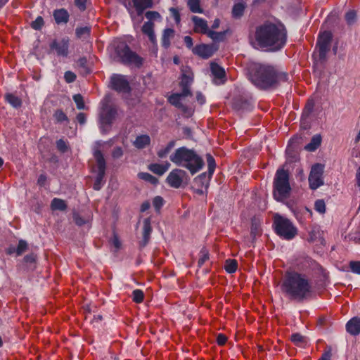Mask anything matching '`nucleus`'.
Listing matches in <instances>:
<instances>
[{
	"instance_id": "nucleus-25",
	"label": "nucleus",
	"mask_w": 360,
	"mask_h": 360,
	"mask_svg": "<svg viewBox=\"0 0 360 360\" xmlns=\"http://www.w3.org/2000/svg\"><path fill=\"white\" fill-rule=\"evenodd\" d=\"M150 144V137L147 134L137 136L133 145L138 149H143Z\"/></svg>"
},
{
	"instance_id": "nucleus-64",
	"label": "nucleus",
	"mask_w": 360,
	"mask_h": 360,
	"mask_svg": "<svg viewBox=\"0 0 360 360\" xmlns=\"http://www.w3.org/2000/svg\"><path fill=\"white\" fill-rule=\"evenodd\" d=\"M184 43L186 44V46L188 47V48H191L193 46V39L190 37V36H186L184 37Z\"/></svg>"
},
{
	"instance_id": "nucleus-21",
	"label": "nucleus",
	"mask_w": 360,
	"mask_h": 360,
	"mask_svg": "<svg viewBox=\"0 0 360 360\" xmlns=\"http://www.w3.org/2000/svg\"><path fill=\"white\" fill-rule=\"evenodd\" d=\"M347 331L352 335H357L360 333V318L354 317L346 324Z\"/></svg>"
},
{
	"instance_id": "nucleus-7",
	"label": "nucleus",
	"mask_w": 360,
	"mask_h": 360,
	"mask_svg": "<svg viewBox=\"0 0 360 360\" xmlns=\"http://www.w3.org/2000/svg\"><path fill=\"white\" fill-rule=\"evenodd\" d=\"M274 226L276 234L285 240L292 239L297 233V228L293 224L279 214H276L274 217Z\"/></svg>"
},
{
	"instance_id": "nucleus-31",
	"label": "nucleus",
	"mask_w": 360,
	"mask_h": 360,
	"mask_svg": "<svg viewBox=\"0 0 360 360\" xmlns=\"http://www.w3.org/2000/svg\"><path fill=\"white\" fill-rule=\"evenodd\" d=\"M321 137L320 135L314 136L306 146L305 149L309 151H314L321 145Z\"/></svg>"
},
{
	"instance_id": "nucleus-15",
	"label": "nucleus",
	"mask_w": 360,
	"mask_h": 360,
	"mask_svg": "<svg viewBox=\"0 0 360 360\" xmlns=\"http://www.w3.org/2000/svg\"><path fill=\"white\" fill-rule=\"evenodd\" d=\"M193 82V76L191 72H184L181 75L179 86L181 89L182 94L184 96H192L191 86Z\"/></svg>"
},
{
	"instance_id": "nucleus-49",
	"label": "nucleus",
	"mask_w": 360,
	"mask_h": 360,
	"mask_svg": "<svg viewBox=\"0 0 360 360\" xmlns=\"http://www.w3.org/2000/svg\"><path fill=\"white\" fill-rule=\"evenodd\" d=\"M169 11L176 24H179L181 22V15L179 10L177 8L172 7Z\"/></svg>"
},
{
	"instance_id": "nucleus-12",
	"label": "nucleus",
	"mask_w": 360,
	"mask_h": 360,
	"mask_svg": "<svg viewBox=\"0 0 360 360\" xmlns=\"http://www.w3.org/2000/svg\"><path fill=\"white\" fill-rule=\"evenodd\" d=\"M332 37L331 32L328 31H324L319 35L316 46L320 60H323L326 59V54L330 50Z\"/></svg>"
},
{
	"instance_id": "nucleus-16",
	"label": "nucleus",
	"mask_w": 360,
	"mask_h": 360,
	"mask_svg": "<svg viewBox=\"0 0 360 360\" xmlns=\"http://www.w3.org/2000/svg\"><path fill=\"white\" fill-rule=\"evenodd\" d=\"M216 50L217 49H215L213 45L202 44L195 46L193 49V52L194 54L207 59L211 57Z\"/></svg>"
},
{
	"instance_id": "nucleus-47",
	"label": "nucleus",
	"mask_w": 360,
	"mask_h": 360,
	"mask_svg": "<svg viewBox=\"0 0 360 360\" xmlns=\"http://www.w3.org/2000/svg\"><path fill=\"white\" fill-rule=\"evenodd\" d=\"M291 341L297 346H301L305 342L304 338L299 333L292 334Z\"/></svg>"
},
{
	"instance_id": "nucleus-33",
	"label": "nucleus",
	"mask_w": 360,
	"mask_h": 360,
	"mask_svg": "<svg viewBox=\"0 0 360 360\" xmlns=\"http://www.w3.org/2000/svg\"><path fill=\"white\" fill-rule=\"evenodd\" d=\"M188 6L192 13H202L203 9L200 6V0H188Z\"/></svg>"
},
{
	"instance_id": "nucleus-56",
	"label": "nucleus",
	"mask_w": 360,
	"mask_h": 360,
	"mask_svg": "<svg viewBox=\"0 0 360 360\" xmlns=\"http://www.w3.org/2000/svg\"><path fill=\"white\" fill-rule=\"evenodd\" d=\"M64 78L68 83H71L76 79V75L71 71H67L65 72Z\"/></svg>"
},
{
	"instance_id": "nucleus-13",
	"label": "nucleus",
	"mask_w": 360,
	"mask_h": 360,
	"mask_svg": "<svg viewBox=\"0 0 360 360\" xmlns=\"http://www.w3.org/2000/svg\"><path fill=\"white\" fill-rule=\"evenodd\" d=\"M110 84L112 89L117 92L129 93L131 91L129 82L124 75H113L110 78Z\"/></svg>"
},
{
	"instance_id": "nucleus-6",
	"label": "nucleus",
	"mask_w": 360,
	"mask_h": 360,
	"mask_svg": "<svg viewBox=\"0 0 360 360\" xmlns=\"http://www.w3.org/2000/svg\"><path fill=\"white\" fill-rule=\"evenodd\" d=\"M115 59L124 65H135L140 67L143 63V59L135 52L132 51L129 46L124 42H119L115 46Z\"/></svg>"
},
{
	"instance_id": "nucleus-34",
	"label": "nucleus",
	"mask_w": 360,
	"mask_h": 360,
	"mask_svg": "<svg viewBox=\"0 0 360 360\" xmlns=\"http://www.w3.org/2000/svg\"><path fill=\"white\" fill-rule=\"evenodd\" d=\"M6 101L14 108H19L22 105L21 99L13 94H7L5 96Z\"/></svg>"
},
{
	"instance_id": "nucleus-54",
	"label": "nucleus",
	"mask_w": 360,
	"mask_h": 360,
	"mask_svg": "<svg viewBox=\"0 0 360 360\" xmlns=\"http://www.w3.org/2000/svg\"><path fill=\"white\" fill-rule=\"evenodd\" d=\"M146 18L150 20L159 19L161 18L160 14L158 11H147L145 13Z\"/></svg>"
},
{
	"instance_id": "nucleus-39",
	"label": "nucleus",
	"mask_w": 360,
	"mask_h": 360,
	"mask_svg": "<svg viewBox=\"0 0 360 360\" xmlns=\"http://www.w3.org/2000/svg\"><path fill=\"white\" fill-rule=\"evenodd\" d=\"M238 268V262L236 259H227L225 262L224 269L229 273L232 274L236 271Z\"/></svg>"
},
{
	"instance_id": "nucleus-55",
	"label": "nucleus",
	"mask_w": 360,
	"mask_h": 360,
	"mask_svg": "<svg viewBox=\"0 0 360 360\" xmlns=\"http://www.w3.org/2000/svg\"><path fill=\"white\" fill-rule=\"evenodd\" d=\"M56 147L62 153L66 152L68 148L66 142L63 139H59L56 141Z\"/></svg>"
},
{
	"instance_id": "nucleus-51",
	"label": "nucleus",
	"mask_w": 360,
	"mask_h": 360,
	"mask_svg": "<svg viewBox=\"0 0 360 360\" xmlns=\"http://www.w3.org/2000/svg\"><path fill=\"white\" fill-rule=\"evenodd\" d=\"M27 248V243L23 240H20L16 248V254L21 255Z\"/></svg>"
},
{
	"instance_id": "nucleus-17",
	"label": "nucleus",
	"mask_w": 360,
	"mask_h": 360,
	"mask_svg": "<svg viewBox=\"0 0 360 360\" xmlns=\"http://www.w3.org/2000/svg\"><path fill=\"white\" fill-rule=\"evenodd\" d=\"M191 20L193 23V30L195 33L207 34L209 31V27L206 20L198 16L193 15L191 18Z\"/></svg>"
},
{
	"instance_id": "nucleus-53",
	"label": "nucleus",
	"mask_w": 360,
	"mask_h": 360,
	"mask_svg": "<svg viewBox=\"0 0 360 360\" xmlns=\"http://www.w3.org/2000/svg\"><path fill=\"white\" fill-rule=\"evenodd\" d=\"M349 267L352 272L360 274V261H352Z\"/></svg>"
},
{
	"instance_id": "nucleus-37",
	"label": "nucleus",
	"mask_w": 360,
	"mask_h": 360,
	"mask_svg": "<svg viewBox=\"0 0 360 360\" xmlns=\"http://www.w3.org/2000/svg\"><path fill=\"white\" fill-rule=\"evenodd\" d=\"M233 105L236 110H239L248 109L250 103L247 100H244L242 98H238L234 100Z\"/></svg>"
},
{
	"instance_id": "nucleus-50",
	"label": "nucleus",
	"mask_w": 360,
	"mask_h": 360,
	"mask_svg": "<svg viewBox=\"0 0 360 360\" xmlns=\"http://www.w3.org/2000/svg\"><path fill=\"white\" fill-rule=\"evenodd\" d=\"M164 205V200L161 196H156L153 200V205L155 209L158 211L160 210V208Z\"/></svg>"
},
{
	"instance_id": "nucleus-38",
	"label": "nucleus",
	"mask_w": 360,
	"mask_h": 360,
	"mask_svg": "<svg viewBox=\"0 0 360 360\" xmlns=\"http://www.w3.org/2000/svg\"><path fill=\"white\" fill-rule=\"evenodd\" d=\"M138 176L140 179L148 181L153 185H156L158 183V179L156 177L147 172H139Z\"/></svg>"
},
{
	"instance_id": "nucleus-14",
	"label": "nucleus",
	"mask_w": 360,
	"mask_h": 360,
	"mask_svg": "<svg viewBox=\"0 0 360 360\" xmlns=\"http://www.w3.org/2000/svg\"><path fill=\"white\" fill-rule=\"evenodd\" d=\"M51 50H55L58 56L66 57L68 55L69 39L64 37L60 40H54L51 44Z\"/></svg>"
},
{
	"instance_id": "nucleus-59",
	"label": "nucleus",
	"mask_w": 360,
	"mask_h": 360,
	"mask_svg": "<svg viewBox=\"0 0 360 360\" xmlns=\"http://www.w3.org/2000/svg\"><path fill=\"white\" fill-rule=\"evenodd\" d=\"M226 342H227V337L225 335H224L222 333H219L217 335V342L218 345L223 346L226 344Z\"/></svg>"
},
{
	"instance_id": "nucleus-57",
	"label": "nucleus",
	"mask_w": 360,
	"mask_h": 360,
	"mask_svg": "<svg viewBox=\"0 0 360 360\" xmlns=\"http://www.w3.org/2000/svg\"><path fill=\"white\" fill-rule=\"evenodd\" d=\"M123 155V150L121 147H115L112 150V156L114 159L120 158Z\"/></svg>"
},
{
	"instance_id": "nucleus-8",
	"label": "nucleus",
	"mask_w": 360,
	"mask_h": 360,
	"mask_svg": "<svg viewBox=\"0 0 360 360\" xmlns=\"http://www.w3.org/2000/svg\"><path fill=\"white\" fill-rule=\"evenodd\" d=\"M94 156L96 160L98 172L94 184V189L99 191L103 185V179L105 174V160L103 155L100 150H96L94 153Z\"/></svg>"
},
{
	"instance_id": "nucleus-1",
	"label": "nucleus",
	"mask_w": 360,
	"mask_h": 360,
	"mask_svg": "<svg viewBox=\"0 0 360 360\" xmlns=\"http://www.w3.org/2000/svg\"><path fill=\"white\" fill-rule=\"evenodd\" d=\"M281 290L290 300L302 302L311 297L314 292L313 283L305 274L287 271L281 283Z\"/></svg>"
},
{
	"instance_id": "nucleus-63",
	"label": "nucleus",
	"mask_w": 360,
	"mask_h": 360,
	"mask_svg": "<svg viewBox=\"0 0 360 360\" xmlns=\"http://www.w3.org/2000/svg\"><path fill=\"white\" fill-rule=\"evenodd\" d=\"M331 352L330 350L326 351L321 356L319 359V360H330L331 359Z\"/></svg>"
},
{
	"instance_id": "nucleus-41",
	"label": "nucleus",
	"mask_w": 360,
	"mask_h": 360,
	"mask_svg": "<svg viewBox=\"0 0 360 360\" xmlns=\"http://www.w3.org/2000/svg\"><path fill=\"white\" fill-rule=\"evenodd\" d=\"M174 31L168 28L165 30L162 37V43L165 46H168L170 44V39L174 37Z\"/></svg>"
},
{
	"instance_id": "nucleus-62",
	"label": "nucleus",
	"mask_w": 360,
	"mask_h": 360,
	"mask_svg": "<svg viewBox=\"0 0 360 360\" xmlns=\"http://www.w3.org/2000/svg\"><path fill=\"white\" fill-rule=\"evenodd\" d=\"M314 102L313 100H309L305 105V110L307 111L308 113L311 112L314 108Z\"/></svg>"
},
{
	"instance_id": "nucleus-48",
	"label": "nucleus",
	"mask_w": 360,
	"mask_h": 360,
	"mask_svg": "<svg viewBox=\"0 0 360 360\" xmlns=\"http://www.w3.org/2000/svg\"><path fill=\"white\" fill-rule=\"evenodd\" d=\"M54 118L58 122L68 121V118L65 113L62 110H57L53 115Z\"/></svg>"
},
{
	"instance_id": "nucleus-4",
	"label": "nucleus",
	"mask_w": 360,
	"mask_h": 360,
	"mask_svg": "<svg viewBox=\"0 0 360 360\" xmlns=\"http://www.w3.org/2000/svg\"><path fill=\"white\" fill-rule=\"evenodd\" d=\"M170 160L176 166L188 169L193 175L202 169L203 159L193 149L180 147L169 156Z\"/></svg>"
},
{
	"instance_id": "nucleus-32",
	"label": "nucleus",
	"mask_w": 360,
	"mask_h": 360,
	"mask_svg": "<svg viewBox=\"0 0 360 360\" xmlns=\"http://www.w3.org/2000/svg\"><path fill=\"white\" fill-rule=\"evenodd\" d=\"M154 24L151 22H146L142 27V32L148 35L150 41H153L155 39V34L153 31Z\"/></svg>"
},
{
	"instance_id": "nucleus-20",
	"label": "nucleus",
	"mask_w": 360,
	"mask_h": 360,
	"mask_svg": "<svg viewBox=\"0 0 360 360\" xmlns=\"http://www.w3.org/2000/svg\"><path fill=\"white\" fill-rule=\"evenodd\" d=\"M53 16L58 25L66 24L69 21L70 15L65 8L56 9L53 11Z\"/></svg>"
},
{
	"instance_id": "nucleus-40",
	"label": "nucleus",
	"mask_w": 360,
	"mask_h": 360,
	"mask_svg": "<svg viewBox=\"0 0 360 360\" xmlns=\"http://www.w3.org/2000/svg\"><path fill=\"white\" fill-rule=\"evenodd\" d=\"M210 259L209 251L203 248L200 252V257L198 262V266L201 267Z\"/></svg>"
},
{
	"instance_id": "nucleus-35",
	"label": "nucleus",
	"mask_w": 360,
	"mask_h": 360,
	"mask_svg": "<svg viewBox=\"0 0 360 360\" xmlns=\"http://www.w3.org/2000/svg\"><path fill=\"white\" fill-rule=\"evenodd\" d=\"M174 145H175V141H171L170 142H169L167 143V145L165 147L160 149L157 152L158 156L160 158H166L167 156V155L170 153L172 149L174 148Z\"/></svg>"
},
{
	"instance_id": "nucleus-5",
	"label": "nucleus",
	"mask_w": 360,
	"mask_h": 360,
	"mask_svg": "<svg viewBox=\"0 0 360 360\" xmlns=\"http://www.w3.org/2000/svg\"><path fill=\"white\" fill-rule=\"evenodd\" d=\"M289 172L283 168L278 169L273 183V195L277 201H283L289 198L291 186L289 182Z\"/></svg>"
},
{
	"instance_id": "nucleus-26",
	"label": "nucleus",
	"mask_w": 360,
	"mask_h": 360,
	"mask_svg": "<svg viewBox=\"0 0 360 360\" xmlns=\"http://www.w3.org/2000/svg\"><path fill=\"white\" fill-rule=\"evenodd\" d=\"M261 233V221L258 218L255 217L251 219L250 234L253 238H255L258 236H260Z\"/></svg>"
},
{
	"instance_id": "nucleus-3",
	"label": "nucleus",
	"mask_w": 360,
	"mask_h": 360,
	"mask_svg": "<svg viewBox=\"0 0 360 360\" xmlns=\"http://www.w3.org/2000/svg\"><path fill=\"white\" fill-rule=\"evenodd\" d=\"M254 37L260 48L278 51L286 43L287 31L281 23L266 21L256 27Z\"/></svg>"
},
{
	"instance_id": "nucleus-2",
	"label": "nucleus",
	"mask_w": 360,
	"mask_h": 360,
	"mask_svg": "<svg viewBox=\"0 0 360 360\" xmlns=\"http://www.w3.org/2000/svg\"><path fill=\"white\" fill-rule=\"evenodd\" d=\"M248 70L249 79L262 90L275 89L281 82L288 79L286 72L279 71L269 64L252 63L249 65Z\"/></svg>"
},
{
	"instance_id": "nucleus-29",
	"label": "nucleus",
	"mask_w": 360,
	"mask_h": 360,
	"mask_svg": "<svg viewBox=\"0 0 360 360\" xmlns=\"http://www.w3.org/2000/svg\"><path fill=\"white\" fill-rule=\"evenodd\" d=\"M91 27L89 26L78 27L75 30V35L77 39H87L91 35Z\"/></svg>"
},
{
	"instance_id": "nucleus-23",
	"label": "nucleus",
	"mask_w": 360,
	"mask_h": 360,
	"mask_svg": "<svg viewBox=\"0 0 360 360\" xmlns=\"http://www.w3.org/2000/svg\"><path fill=\"white\" fill-rule=\"evenodd\" d=\"M212 178V176L207 174L206 172L202 173L196 176L193 180L195 186L202 187L207 189L209 186V182Z\"/></svg>"
},
{
	"instance_id": "nucleus-19",
	"label": "nucleus",
	"mask_w": 360,
	"mask_h": 360,
	"mask_svg": "<svg viewBox=\"0 0 360 360\" xmlns=\"http://www.w3.org/2000/svg\"><path fill=\"white\" fill-rule=\"evenodd\" d=\"M133 7L138 15L143 14L145 10L153 7V0H131Z\"/></svg>"
},
{
	"instance_id": "nucleus-45",
	"label": "nucleus",
	"mask_w": 360,
	"mask_h": 360,
	"mask_svg": "<svg viewBox=\"0 0 360 360\" xmlns=\"http://www.w3.org/2000/svg\"><path fill=\"white\" fill-rule=\"evenodd\" d=\"M133 301L136 303H141L143 301L144 294L141 290H134L132 292Z\"/></svg>"
},
{
	"instance_id": "nucleus-36",
	"label": "nucleus",
	"mask_w": 360,
	"mask_h": 360,
	"mask_svg": "<svg viewBox=\"0 0 360 360\" xmlns=\"http://www.w3.org/2000/svg\"><path fill=\"white\" fill-rule=\"evenodd\" d=\"M226 32L227 31L215 32V31L209 30V31L206 35H207L210 38H211L214 41H221L224 39Z\"/></svg>"
},
{
	"instance_id": "nucleus-61",
	"label": "nucleus",
	"mask_w": 360,
	"mask_h": 360,
	"mask_svg": "<svg viewBox=\"0 0 360 360\" xmlns=\"http://www.w3.org/2000/svg\"><path fill=\"white\" fill-rule=\"evenodd\" d=\"M86 115L84 112H79L77 115V121L80 124H84L86 122Z\"/></svg>"
},
{
	"instance_id": "nucleus-44",
	"label": "nucleus",
	"mask_w": 360,
	"mask_h": 360,
	"mask_svg": "<svg viewBox=\"0 0 360 360\" xmlns=\"http://www.w3.org/2000/svg\"><path fill=\"white\" fill-rule=\"evenodd\" d=\"M356 20V13L354 10H350L345 14V20L349 25H353Z\"/></svg>"
},
{
	"instance_id": "nucleus-46",
	"label": "nucleus",
	"mask_w": 360,
	"mask_h": 360,
	"mask_svg": "<svg viewBox=\"0 0 360 360\" xmlns=\"http://www.w3.org/2000/svg\"><path fill=\"white\" fill-rule=\"evenodd\" d=\"M73 100L75 102L77 108L79 110L84 109L85 104H84V101L83 97H82V96L81 94H78L74 95L73 96Z\"/></svg>"
},
{
	"instance_id": "nucleus-28",
	"label": "nucleus",
	"mask_w": 360,
	"mask_h": 360,
	"mask_svg": "<svg viewBox=\"0 0 360 360\" xmlns=\"http://www.w3.org/2000/svg\"><path fill=\"white\" fill-rule=\"evenodd\" d=\"M245 7L246 5L243 1L236 3L232 8L233 18H240L243 15Z\"/></svg>"
},
{
	"instance_id": "nucleus-58",
	"label": "nucleus",
	"mask_w": 360,
	"mask_h": 360,
	"mask_svg": "<svg viewBox=\"0 0 360 360\" xmlns=\"http://www.w3.org/2000/svg\"><path fill=\"white\" fill-rule=\"evenodd\" d=\"M87 0H75V4L81 11H84L86 9Z\"/></svg>"
},
{
	"instance_id": "nucleus-11",
	"label": "nucleus",
	"mask_w": 360,
	"mask_h": 360,
	"mask_svg": "<svg viewBox=\"0 0 360 360\" xmlns=\"http://www.w3.org/2000/svg\"><path fill=\"white\" fill-rule=\"evenodd\" d=\"M323 166L321 164H315L311 169L309 175V187L312 190H316L323 184Z\"/></svg>"
},
{
	"instance_id": "nucleus-30",
	"label": "nucleus",
	"mask_w": 360,
	"mask_h": 360,
	"mask_svg": "<svg viewBox=\"0 0 360 360\" xmlns=\"http://www.w3.org/2000/svg\"><path fill=\"white\" fill-rule=\"evenodd\" d=\"M67 207L66 202L60 198H55L51 202V208L52 210L65 211Z\"/></svg>"
},
{
	"instance_id": "nucleus-10",
	"label": "nucleus",
	"mask_w": 360,
	"mask_h": 360,
	"mask_svg": "<svg viewBox=\"0 0 360 360\" xmlns=\"http://www.w3.org/2000/svg\"><path fill=\"white\" fill-rule=\"evenodd\" d=\"M117 110L115 108L110 105H105L103 108L100 114L101 129L103 133L107 132L115 118Z\"/></svg>"
},
{
	"instance_id": "nucleus-52",
	"label": "nucleus",
	"mask_w": 360,
	"mask_h": 360,
	"mask_svg": "<svg viewBox=\"0 0 360 360\" xmlns=\"http://www.w3.org/2000/svg\"><path fill=\"white\" fill-rule=\"evenodd\" d=\"M44 25V20L42 17L38 16L34 21H33L31 24V27L35 30H40L42 26Z\"/></svg>"
},
{
	"instance_id": "nucleus-60",
	"label": "nucleus",
	"mask_w": 360,
	"mask_h": 360,
	"mask_svg": "<svg viewBox=\"0 0 360 360\" xmlns=\"http://www.w3.org/2000/svg\"><path fill=\"white\" fill-rule=\"evenodd\" d=\"M75 224L78 226H82L86 224V221L78 214H75L73 216Z\"/></svg>"
},
{
	"instance_id": "nucleus-43",
	"label": "nucleus",
	"mask_w": 360,
	"mask_h": 360,
	"mask_svg": "<svg viewBox=\"0 0 360 360\" xmlns=\"http://www.w3.org/2000/svg\"><path fill=\"white\" fill-rule=\"evenodd\" d=\"M314 210L320 214H324L326 210L324 200L322 199L316 200L314 202Z\"/></svg>"
},
{
	"instance_id": "nucleus-27",
	"label": "nucleus",
	"mask_w": 360,
	"mask_h": 360,
	"mask_svg": "<svg viewBox=\"0 0 360 360\" xmlns=\"http://www.w3.org/2000/svg\"><path fill=\"white\" fill-rule=\"evenodd\" d=\"M152 232L151 222L150 219L149 217L146 218L143 220V238L145 244H146L150 237V234Z\"/></svg>"
},
{
	"instance_id": "nucleus-18",
	"label": "nucleus",
	"mask_w": 360,
	"mask_h": 360,
	"mask_svg": "<svg viewBox=\"0 0 360 360\" xmlns=\"http://www.w3.org/2000/svg\"><path fill=\"white\" fill-rule=\"evenodd\" d=\"M182 97H185L182 94V92L179 94H173L169 97L168 101L172 105L181 109L183 112L191 115V109L182 104L181 101Z\"/></svg>"
},
{
	"instance_id": "nucleus-24",
	"label": "nucleus",
	"mask_w": 360,
	"mask_h": 360,
	"mask_svg": "<svg viewBox=\"0 0 360 360\" xmlns=\"http://www.w3.org/2000/svg\"><path fill=\"white\" fill-rule=\"evenodd\" d=\"M210 70L215 79H219L224 83L226 77V72L223 68L217 63H212L210 65Z\"/></svg>"
},
{
	"instance_id": "nucleus-22",
	"label": "nucleus",
	"mask_w": 360,
	"mask_h": 360,
	"mask_svg": "<svg viewBox=\"0 0 360 360\" xmlns=\"http://www.w3.org/2000/svg\"><path fill=\"white\" fill-rule=\"evenodd\" d=\"M170 165L169 162L164 164L153 163L148 165V169L158 176H162L169 169Z\"/></svg>"
},
{
	"instance_id": "nucleus-9",
	"label": "nucleus",
	"mask_w": 360,
	"mask_h": 360,
	"mask_svg": "<svg viewBox=\"0 0 360 360\" xmlns=\"http://www.w3.org/2000/svg\"><path fill=\"white\" fill-rule=\"evenodd\" d=\"M188 179V176L186 171L176 168L169 172L166 182L170 187L179 188L182 186L184 183L186 184Z\"/></svg>"
},
{
	"instance_id": "nucleus-42",
	"label": "nucleus",
	"mask_w": 360,
	"mask_h": 360,
	"mask_svg": "<svg viewBox=\"0 0 360 360\" xmlns=\"http://www.w3.org/2000/svg\"><path fill=\"white\" fill-rule=\"evenodd\" d=\"M206 159L208 166V174L212 176L216 167L214 158L210 154H207Z\"/></svg>"
}]
</instances>
